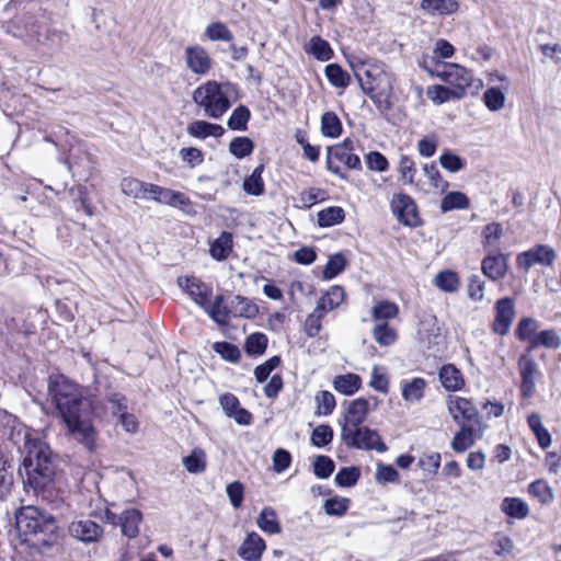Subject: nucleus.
I'll use <instances>...</instances> for the list:
<instances>
[{
    "mask_svg": "<svg viewBox=\"0 0 561 561\" xmlns=\"http://www.w3.org/2000/svg\"><path fill=\"white\" fill-rule=\"evenodd\" d=\"M230 90V83L209 80L194 90L192 99L203 110L205 116L219 119L231 106Z\"/></svg>",
    "mask_w": 561,
    "mask_h": 561,
    "instance_id": "5",
    "label": "nucleus"
},
{
    "mask_svg": "<svg viewBox=\"0 0 561 561\" xmlns=\"http://www.w3.org/2000/svg\"><path fill=\"white\" fill-rule=\"evenodd\" d=\"M160 204L169 205L172 207H183L190 204V199L187 196H185V194L181 192L164 187L160 198Z\"/></svg>",
    "mask_w": 561,
    "mask_h": 561,
    "instance_id": "57",
    "label": "nucleus"
},
{
    "mask_svg": "<svg viewBox=\"0 0 561 561\" xmlns=\"http://www.w3.org/2000/svg\"><path fill=\"white\" fill-rule=\"evenodd\" d=\"M350 506L346 497L334 496L324 502L323 510L330 516H343Z\"/></svg>",
    "mask_w": 561,
    "mask_h": 561,
    "instance_id": "54",
    "label": "nucleus"
},
{
    "mask_svg": "<svg viewBox=\"0 0 561 561\" xmlns=\"http://www.w3.org/2000/svg\"><path fill=\"white\" fill-rule=\"evenodd\" d=\"M263 169L262 164L256 167L252 174L244 180L243 190L248 194L259 196L264 192V183L261 176Z\"/></svg>",
    "mask_w": 561,
    "mask_h": 561,
    "instance_id": "45",
    "label": "nucleus"
},
{
    "mask_svg": "<svg viewBox=\"0 0 561 561\" xmlns=\"http://www.w3.org/2000/svg\"><path fill=\"white\" fill-rule=\"evenodd\" d=\"M141 513L136 508L124 511L118 517L122 533L128 538H135L139 534Z\"/></svg>",
    "mask_w": 561,
    "mask_h": 561,
    "instance_id": "24",
    "label": "nucleus"
},
{
    "mask_svg": "<svg viewBox=\"0 0 561 561\" xmlns=\"http://www.w3.org/2000/svg\"><path fill=\"white\" fill-rule=\"evenodd\" d=\"M146 185L147 182L140 181L136 178H124L121 182V191L128 197L144 201Z\"/></svg>",
    "mask_w": 561,
    "mask_h": 561,
    "instance_id": "39",
    "label": "nucleus"
},
{
    "mask_svg": "<svg viewBox=\"0 0 561 561\" xmlns=\"http://www.w3.org/2000/svg\"><path fill=\"white\" fill-rule=\"evenodd\" d=\"M184 55L187 68L195 75L204 76L213 66L208 51L201 45L187 46Z\"/></svg>",
    "mask_w": 561,
    "mask_h": 561,
    "instance_id": "16",
    "label": "nucleus"
},
{
    "mask_svg": "<svg viewBox=\"0 0 561 561\" xmlns=\"http://www.w3.org/2000/svg\"><path fill=\"white\" fill-rule=\"evenodd\" d=\"M502 511L513 517L523 519L529 515V507L526 502L518 497H506L502 502Z\"/></svg>",
    "mask_w": 561,
    "mask_h": 561,
    "instance_id": "32",
    "label": "nucleus"
},
{
    "mask_svg": "<svg viewBox=\"0 0 561 561\" xmlns=\"http://www.w3.org/2000/svg\"><path fill=\"white\" fill-rule=\"evenodd\" d=\"M250 117V110L244 105H239L231 113L227 126L232 130H247Z\"/></svg>",
    "mask_w": 561,
    "mask_h": 561,
    "instance_id": "43",
    "label": "nucleus"
},
{
    "mask_svg": "<svg viewBox=\"0 0 561 561\" xmlns=\"http://www.w3.org/2000/svg\"><path fill=\"white\" fill-rule=\"evenodd\" d=\"M265 541L256 533L248 534L238 549V554L245 561H259L265 550Z\"/></svg>",
    "mask_w": 561,
    "mask_h": 561,
    "instance_id": "20",
    "label": "nucleus"
},
{
    "mask_svg": "<svg viewBox=\"0 0 561 561\" xmlns=\"http://www.w3.org/2000/svg\"><path fill=\"white\" fill-rule=\"evenodd\" d=\"M360 472L356 467L342 468L335 476V483L339 486H352L359 479Z\"/></svg>",
    "mask_w": 561,
    "mask_h": 561,
    "instance_id": "60",
    "label": "nucleus"
},
{
    "mask_svg": "<svg viewBox=\"0 0 561 561\" xmlns=\"http://www.w3.org/2000/svg\"><path fill=\"white\" fill-rule=\"evenodd\" d=\"M186 131L194 138L206 139L208 137H221L225 133V129L221 125L218 124H213L206 121H194L187 125Z\"/></svg>",
    "mask_w": 561,
    "mask_h": 561,
    "instance_id": "22",
    "label": "nucleus"
},
{
    "mask_svg": "<svg viewBox=\"0 0 561 561\" xmlns=\"http://www.w3.org/2000/svg\"><path fill=\"white\" fill-rule=\"evenodd\" d=\"M518 368L522 377L520 392L523 397L531 398L536 391V380L541 375L538 364L528 352L519 357Z\"/></svg>",
    "mask_w": 561,
    "mask_h": 561,
    "instance_id": "10",
    "label": "nucleus"
},
{
    "mask_svg": "<svg viewBox=\"0 0 561 561\" xmlns=\"http://www.w3.org/2000/svg\"><path fill=\"white\" fill-rule=\"evenodd\" d=\"M253 141L248 137H236L229 145V151L238 159L249 156L253 151Z\"/></svg>",
    "mask_w": 561,
    "mask_h": 561,
    "instance_id": "51",
    "label": "nucleus"
},
{
    "mask_svg": "<svg viewBox=\"0 0 561 561\" xmlns=\"http://www.w3.org/2000/svg\"><path fill=\"white\" fill-rule=\"evenodd\" d=\"M325 77L336 88H346L350 83V75L337 64H330L324 69Z\"/></svg>",
    "mask_w": 561,
    "mask_h": 561,
    "instance_id": "44",
    "label": "nucleus"
},
{
    "mask_svg": "<svg viewBox=\"0 0 561 561\" xmlns=\"http://www.w3.org/2000/svg\"><path fill=\"white\" fill-rule=\"evenodd\" d=\"M356 144L357 142L355 140L346 138L344 139L343 142L329 148L327 163L329 170L332 173L337 174L341 178H344V175L340 172V168L333 165V159H336L339 162L343 163L347 169H362L360 159L355 153Z\"/></svg>",
    "mask_w": 561,
    "mask_h": 561,
    "instance_id": "7",
    "label": "nucleus"
},
{
    "mask_svg": "<svg viewBox=\"0 0 561 561\" xmlns=\"http://www.w3.org/2000/svg\"><path fill=\"white\" fill-rule=\"evenodd\" d=\"M399 173L404 184L413 185L416 174L415 163L409 156H402L399 162Z\"/></svg>",
    "mask_w": 561,
    "mask_h": 561,
    "instance_id": "56",
    "label": "nucleus"
},
{
    "mask_svg": "<svg viewBox=\"0 0 561 561\" xmlns=\"http://www.w3.org/2000/svg\"><path fill=\"white\" fill-rule=\"evenodd\" d=\"M446 407L457 424H480L479 412L469 399L449 394Z\"/></svg>",
    "mask_w": 561,
    "mask_h": 561,
    "instance_id": "8",
    "label": "nucleus"
},
{
    "mask_svg": "<svg viewBox=\"0 0 561 561\" xmlns=\"http://www.w3.org/2000/svg\"><path fill=\"white\" fill-rule=\"evenodd\" d=\"M375 341L381 346H388L396 342L397 332L387 322L377 324L373 330Z\"/></svg>",
    "mask_w": 561,
    "mask_h": 561,
    "instance_id": "47",
    "label": "nucleus"
},
{
    "mask_svg": "<svg viewBox=\"0 0 561 561\" xmlns=\"http://www.w3.org/2000/svg\"><path fill=\"white\" fill-rule=\"evenodd\" d=\"M345 213L340 206H331L322 209L317 215L318 225L327 228L341 224L344 220Z\"/></svg>",
    "mask_w": 561,
    "mask_h": 561,
    "instance_id": "33",
    "label": "nucleus"
},
{
    "mask_svg": "<svg viewBox=\"0 0 561 561\" xmlns=\"http://www.w3.org/2000/svg\"><path fill=\"white\" fill-rule=\"evenodd\" d=\"M334 389L345 396L355 393L360 387V378L355 374L341 375L334 378Z\"/></svg>",
    "mask_w": 561,
    "mask_h": 561,
    "instance_id": "34",
    "label": "nucleus"
},
{
    "mask_svg": "<svg viewBox=\"0 0 561 561\" xmlns=\"http://www.w3.org/2000/svg\"><path fill=\"white\" fill-rule=\"evenodd\" d=\"M351 66L360 88L373 100L375 98L373 93L376 90L382 89V82L385 80L389 81L388 75L377 66L362 65L359 68H356L353 64ZM388 85L390 87V82H388Z\"/></svg>",
    "mask_w": 561,
    "mask_h": 561,
    "instance_id": "9",
    "label": "nucleus"
},
{
    "mask_svg": "<svg viewBox=\"0 0 561 561\" xmlns=\"http://www.w3.org/2000/svg\"><path fill=\"white\" fill-rule=\"evenodd\" d=\"M257 313V307L242 296H234L229 300V317L253 318Z\"/></svg>",
    "mask_w": 561,
    "mask_h": 561,
    "instance_id": "26",
    "label": "nucleus"
},
{
    "mask_svg": "<svg viewBox=\"0 0 561 561\" xmlns=\"http://www.w3.org/2000/svg\"><path fill=\"white\" fill-rule=\"evenodd\" d=\"M69 533L82 542H94L102 537L103 528L94 520L81 517L69 525Z\"/></svg>",
    "mask_w": 561,
    "mask_h": 561,
    "instance_id": "17",
    "label": "nucleus"
},
{
    "mask_svg": "<svg viewBox=\"0 0 561 561\" xmlns=\"http://www.w3.org/2000/svg\"><path fill=\"white\" fill-rule=\"evenodd\" d=\"M334 461L328 456H318L313 463L314 474L320 479L329 478L334 471Z\"/></svg>",
    "mask_w": 561,
    "mask_h": 561,
    "instance_id": "62",
    "label": "nucleus"
},
{
    "mask_svg": "<svg viewBox=\"0 0 561 561\" xmlns=\"http://www.w3.org/2000/svg\"><path fill=\"white\" fill-rule=\"evenodd\" d=\"M57 530L56 519L34 505L14 512V531L22 543L47 545Z\"/></svg>",
    "mask_w": 561,
    "mask_h": 561,
    "instance_id": "3",
    "label": "nucleus"
},
{
    "mask_svg": "<svg viewBox=\"0 0 561 561\" xmlns=\"http://www.w3.org/2000/svg\"><path fill=\"white\" fill-rule=\"evenodd\" d=\"M257 527L270 535L280 533V525L276 512L272 507H264L256 518Z\"/></svg>",
    "mask_w": 561,
    "mask_h": 561,
    "instance_id": "30",
    "label": "nucleus"
},
{
    "mask_svg": "<svg viewBox=\"0 0 561 561\" xmlns=\"http://www.w3.org/2000/svg\"><path fill=\"white\" fill-rule=\"evenodd\" d=\"M399 308L394 302L391 301H379L371 310L373 318L375 320H389L398 316Z\"/></svg>",
    "mask_w": 561,
    "mask_h": 561,
    "instance_id": "49",
    "label": "nucleus"
},
{
    "mask_svg": "<svg viewBox=\"0 0 561 561\" xmlns=\"http://www.w3.org/2000/svg\"><path fill=\"white\" fill-rule=\"evenodd\" d=\"M538 346L559 348L561 346V339L554 330H543L539 332L534 340H531V345H529L528 352L537 348Z\"/></svg>",
    "mask_w": 561,
    "mask_h": 561,
    "instance_id": "38",
    "label": "nucleus"
},
{
    "mask_svg": "<svg viewBox=\"0 0 561 561\" xmlns=\"http://www.w3.org/2000/svg\"><path fill=\"white\" fill-rule=\"evenodd\" d=\"M316 402L318 414L329 415L335 408V398L329 391H320L316 396Z\"/></svg>",
    "mask_w": 561,
    "mask_h": 561,
    "instance_id": "61",
    "label": "nucleus"
},
{
    "mask_svg": "<svg viewBox=\"0 0 561 561\" xmlns=\"http://www.w3.org/2000/svg\"><path fill=\"white\" fill-rule=\"evenodd\" d=\"M333 439V431L329 425H319L311 434V443L317 447H323Z\"/></svg>",
    "mask_w": 561,
    "mask_h": 561,
    "instance_id": "64",
    "label": "nucleus"
},
{
    "mask_svg": "<svg viewBox=\"0 0 561 561\" xmlns=\"http://www.w3.org/2000/svg\"><path fill=\"white\" fill-rule=\"evenodd\" d=\"M205 34L210 41L231 42L233 38L230 30L221 22H214L207 25Z\"/></svg>",
    "mask_w": 561,
    "mask_h": 561,
    "instance_id": "53",
    "label": "nucleus"
},
{
    "mask_svg": "<svg viewBox=\"0 0 561 561\" xmlns=\"http://www.w3.org/2000/svg\"><path fill=\"white\" fill-rule=\"evenodd\" d=\"M267 336L263 333H252L247 337L245 351L249 355H262L267 347Z\"/></svg>",
    "mask_w": 561,
    "mask_h": 561,
    "instance_id": "52",
    "label": "nucleus"
},
{
    "mask_svg": "<svg viewBox=\"0 0 561 561\" xmlns=\"http://www.w3.org/2000/svg\"><path fill=\"white\" fill-rule=\"evenodd\" d=\"M495 317L492 330L499 335H506L515 318V302L510 297L501 298L495 304Z\"/></svg>",
    "mask_w": 561,
    "mask_h": 561,
    "instance_id": "12",
    "label": "nucleus"
},
{
    "mask_svg": "<svg viewBox=\"0 0 561 561\" xmlns=\"http://www.w3.org/2000/svg\"><path fill=\"white\" fill-rule=\"evenodd\" d=\"M233 240L230 232L224 231L209 244V254L216 261L226 260L232 251Z\"/></svg>",
    "mask_w": 561,
    "mask_h": 561,
    "instance_id": "25",
    "label": "nucleus"
},
{
    "mask_svg": "<svg viewBox=\"0 0 561 561\" xmlns=\"http://www.w3.org/2000/svg\"><path fill=\"white\" fill-rule=\"evenodd\" d=\"M420 8L428 15H451L459 9L457 0H421Z\"/></svg>",
    "mask_w": 561,
    "mask_h": 561,
    "instance_id": "23",
    "label": "nucleus"
},
{
    "mask_svg": "<svg viewBox=\"0 0 561 561\" xmlns=\"http://www.w3.org/2000/svg\"><path fill=\"white\" fill-rule=\"evenodd\" d=\"M9 440L18 448L26 473V483L35 492L45 490L54 480L56 460L39 433L16 419L9 423Z\"/></svg>",
    "mask_w": 561,
    "mask_h": 561,
    "instance_id": "2",
    "label": "nucleus"
},
{
    "mask_svg": "<svg viewBox=\"0 0 561 561\" xmlns=\"http://www.w3.org/2000/svg\"><path fill=\"white\" fill-rule=\"evenodd\" d=\"M48 394L69 434L90 451L94 450L93 407L82 388L64 375H53L48 379Z\"/></svg>",
    "mask_w": 561,
    "mask_h": 561,
    "instance_id": "1",
    "label": "nucleus"
},
{
    "mask_svg": "<svg viewBox=\"0 0 561 561\" xmlns=\"http://www.w3.org/2000/svg\"><path fill=\"white\" fill-rule=\"evenodd\" d=\"M528 493L542 505L552 503L554 499L551 486L545 480H536L530 483Z\"/></svg>",
    "mask_w": 561,
    "mask_h": 561,
    "instance_id": "36",
    "label": "nucleus"
},
{
    "mask_svg": "<svg viewBox=\"0 0 561 561\" xmlns=\"http://www.w3.org/2000/svg\"><path fill=\"white\" fill-rule=\"evenodd\" d=\"M346 261L342 254H334L332 255L324 270H323V278L324 279H332L336 275H339L343 270L345 268Z\"/></svg>",
    "mask_w": 561,
    "mask_h": 561,
    "instance_id": "59",
    "label": "nucleus"
},
{
    "mask_svg": "<svg viewBox=\"0 0 561 561\" xmlns=\"http://www.w3.org/2000/svg\"><path fill=\"white\" fill-rule=\"evenodd\" d=\"M556 260V252L548 245H536L528 251L518 254L517 266L528 271L535 264L552 265Z\"/></svg>",
    "mask_w": 561,
    "mask_h": 561,
    "instance_id": "13",
    "label": "nucleus"
},
{
    "mask_svg": "<svg viewBox=\"0 0 561 561\" xmlns=\"http://www.w3.org/2000/svg\"><path fill=\"white\" fill-rule=\"evenodd\" d=\"M179 286L191 297V299L202 308L207 307L213 289L195 276L180 277Z\"/></svg>",
    "mask_w": 561,
    "mask_h": 561,
    "instance_id": "15",
    "label": "nucleus"
},
{
    "mask_svg": "<svg viewBox=\"0 0 561 561\" xmlns=\"http://www.w3.org/2000/svg\"><path fill=\"white\" fill-rule=\"evenodd\" d=\"M503 236L502 225L499 222L488 224L482 231L483 245L490 252L497 251L500 239Z\"/></svg>",
    "mask_w": 561,
    "mask_h": 561,
    "instance_id": "35",
    "label": "nucleus"
},
{
    "mask_svg": "<svg viewBox=\"0 0 561 561\" xmlns=\"http://www.w3.org/2000/svg\"><path fill=\"white\" fill-rule=\"evenodd\" d=\"M481 268L483 274L491 280L502 279L507 272L506 255L500 252H489L482 260Z\"/></svg>",
    "mask_w": 561,
    "mask_h": 561,
    "instance_id": "19",
    "label": "nucleus"
},
{
    "mask_svg": "<svg viewBox=\"0 0 561 561\" xmlns=\"http://www.w3.org/2000/svg\"><path fill=\"white\" fill-rule=\"evenodd\" d=\"M208 316L218 324H227L229 321V301L225 304L222 295L215 297L213 304L207 302V307L203 308Z\"/></svg>",
    "mask_w": 561,
    "mask_h": 561,
    "instance_id": "29",
    "label": "nucleus"
},
{
    "mask_svg": "<svg viewBox=\"0 0 561 561\" xmlns=\"http://www.w3.org/2000/svg\"><path fill=\"white\" fill-rule=\"evenodd\" d=\"M214 350L216 353L220 354L224 359L231 363H237L241 356L240 350L234 344L228 342L215 343Z\"/></svg>",
    "mask_w": 561,
    "mask_h": 561,
    "instance_id": "63",
    "label": "nucleus"
},
{
    "mask_svg": "<svg viewBox=\"0 0 561 561\" xmlns=\"http://www.w3.org/2000/svg\"><path fill=\"white\" fill-rule=\"evenodd\" d=\"M476 424H462L451 440V448L457 453H463L474 444Z\"/></svg>",
    "mask_w": 561,
    "mask_h": 561,
    "instance_id": "28",
    "label": "nucleus"
},
{
    "mask_svg": "<svg viewBox=\"0 0 561 561\" xmlns=\"http://www.w3.org/2000/svg\"><path fill=\"white\" fill-rule=\"evenodd\" d=\"M370 411L369 401L358 398L348 403L341 423V431L363 426Z\"/></svg>",
    "mask_w": 561,
    "mask_h": 561,
    "instance_id": "14",
    "label": "nucleus"
},
{
    "mask_svg": "<svg viewBox=\"0 0 561 561\" xmlns=\"http://www.w3.org/2000/svg\"><path fill=\"white\" fill-rule=\"evenodd\" d=\"M426 381L423 378L416 377L409 382L402 385V398L411 403L419 402L424 397Z\"/></svg>",
    "mask_w": 561,
    "mask_h": 561,
    "instance_id": "31",
    "label": "nucleus"
},
{
    "mask_svg": "<svg viewBox=\"0 0 561 561\" xmlns=\"http://www.w3.org/2000/svg\"><path fill=\"white\" fill-rule=\"evenodd\" d=\"M321 131L323 136L336 138L342 133V124L333 112H325L321 117Z\"/></svg>",
    "mask_w": 561,
    "mask_h": 561,
    "instance_id": "42",
    "label": "nucleus"
},
{
    "mask_svg": "<svg viewBox=\"0 0 561 561\" xmlns=\"http://www.w3.org/2000/svg\"><path fill=\"white\" fill-rule=\"evenodd\" d=\"M438 378L444 389L450 392L458 391L465 386L462 373L453 364L443 365Z\"/></svg>",
    "mask_w": 561,
    "mask_h": 561,
    "instance_id": "21",
    "label": "nucleus"
},
{
    "mask_svg": "<svg viewBox=\"0 0 561 561\" xmlns=\"http://www.w3.org/2000/svg\"><path fill=\"white\" fill-rule=\"evenodd\" d=\"M391 209L397 219L410 227L419 225L420 218L414 201L407 194H397L391 199Z\"/></svg>",
    "mask_w": 561,
    "mask_h": 561,
    "instance_id": "11",
    "label": "nucleus"
},
{
    "mask_svg": "<svg viewBox=\"0 0 561 561\" xmlns=\"http://www.w3.org/2000/svg\"><path fill=\"white\" fill-rule=\"evenodd\" d=\"M491 547L496 556L504 557L513 552L514 542L510 537L503 534H495Z\"/></svg>",
    "mask_w": 561,
    "mask_h": 561,
    "instance_id": "58",
    "label": "nucleus"
},
{
    "mask_svg": "<svg viewBox=\"0 0 561 561\" xmlns=\"http://www.w3.org/2000/svg\"><path fill=\"white\" fill-rule=\"evenodd\" d=\"M341 439L348 448L359 450H375L386 453L388 447L376 430L368 426H358L348 431H341Z\"/></svg>",
    "mask_w": 561,
    "mask_h": 561,
    "instance_id": "6",
    "label": "nucleus"
},
{
    "mask_svg": "<svg viewBox=\"0 0 561 561\" xmlns=\"http://www.w3.org/2000/svg\"><path fill=\"white\" fill-rule=\"evenodd\" d=\"M308 51L321 61H328L333 55L329 43L319 36L311 38Z\"/></svg>",
    "mask_w": 561,
    "mask_h": 561,
    "instance_id": "48",
    "label": "nucleus"
},
{
    "mask_svg": "<svg viewBox=\"0 0 561 561\" xmlns=\"http://www.w3.org/2000/svg\"><path fill=\"white\" fill-rule=\"evenodd\" d=\"M538 322L534 318L527 317L520 319L516 328L515 334L520 341H527L531 345V340L536 337Z\"/></svg>",
    "mask_w": 561,
    "mask_h": 561,
    "instance_id": "46",
    "label": "nucleus"
},
{
    "mask_svg": "<svg viewBox=\"0 0 561 561\" xmlns=\"http://www.w3.org/2000/svg\"><path fill=\"white\" fill-rule=\"evenodd\" d=\"M183 465L191 473H201L206 469V454L201 448H195L183 458Z\"/></svg>",
    "mask_w": 561,
    "mask_h": 561,
    "instance_id": "41",
    "label": "nucleus"
},
{
    "mask_svg": "<svg viewBox=\"0 0 561 561\" xmlns=\"http://www.w3.org/2000/svg\"><path fill=\"white\" fill-rule=\"evenodd\" d=\"M427 96L432 102L439 105L450 100H460L461 93L450 87L437 84L427 89Z\"/></svg>",
    "mask_w": 561,
    "mask_h": 561,
    "instance_id": "37",
    "label": "nucleus"
},
{
    "mask_svg": "<svg viewBox=\"0 0 561 561\" xmlns=\"http://www.w3.org/2000/svg\"><path fill=\"white\" fill-rule=\"evenodd\" d=\"M508 90H504L500 87H489L482 96V101L484 106L490 112H500L505 107L506 103V92Z\"/></svg>",
    "mask_w": 561,
    "mask_h": 561,
    "instance_id": "27",
    "label": "nucleus"
},
{
    "mask_svg": "<svg viewBox=\"0 0 561 561\" xmlns=\"http://www.w3.org/2000/svg\"><path fill=\"white\" fill-rule=\"evenodd\" d=\"M435 285L447 293H454L459 287V278L455 272L444 271L436 275Z\"/></svg>",
    "mask_w": 561,
    "mask_h": 561,
    "instance_id": "50",
    "label": "nucleus"
},
{
    "mask_svg": "<svg viewBox=\"0 0 561 561\" xmlns=\"http://www.w3.org/2000/svg\"><path fill=\"white\" fill-rule=\"evenodd\" d=\"M423 68L431 76L439 78L455 91L461 93V99L468 93L477 94L483 87L482 80L474 78L470 70L458 64L433 58L430 62H424Z\"/></svg>",
    "mask_w": 561,
    "mask_h": 561,
    "instance_id": "4",
    "label": "nucleus"
},
{
    "mask_svg": "<svg viewBox=\"0 0 561 561\" xmlns=\"http://www.w3.org/2000/svg\"><path fill=\"white\" fill-rule=\"evenodd\" d=\"M439 163L443 169L453 173L458 172L466 167L465 160L449 150H446L440 154Z\"/></svg>",
    "mask_w": 561,
    "mask_h": 561,
    "instance_id": "55",
    "label": "nucleus"
},
{
    "mask_svg": "<svg viewBox=\"0 0 561 561\" xmlns=\"http://www.w3.org/2000/svg\"><path fill=\"white\" fill-rule=\"evenodd\" d=\"M219 404L228 417H232L239 425H250L252 415L249 411L240 407L239 399L230 392L219 397Z\"/></svg>",
    "mask_w": 561,
    "mask_h": 561,
    "instance_id": "18",
    "label": "nucleus"
},
{
    "mask_svg": "<svg viewBox=\"0 0 561 561\" xmlns=\"http://www.w3.org/2000/svg\"><path fill=\"white\" fill-rule=\"evenodd\" d=\"M469 207V198L461 192H450L446 194L440 202L443 213L454 209H467Z\"/></svg>",
    "mask_w": 561,
    "mask_h": 561,
    "instance_id": "40",
    "label": "nucleus"
}]
</instances>
